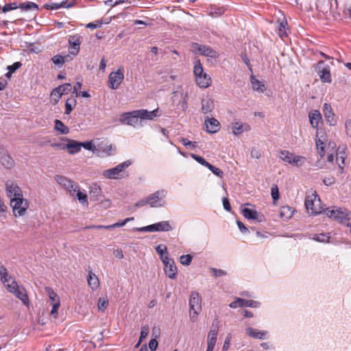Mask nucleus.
<instances>
[{
  "label": "nucleus",
  "mask_w": 351,
  "mask_h": 351,
  "mask_svg": "<svg viewBox=\"0 0 351 351\" xmlns=\"http://www.w3.org/2000/svg\"><path fill=\"white\" fill-rule=\"evenodd\" d=\"M324 212L328 217L334 219L342 224L349 226L351 220V212L348 210L333 206L327 208Z\"/></svg>",
  "instance_id": "obj_1"
},
{
  "label": "nucleus",
  "mask_w": 351,
  "mask_h": 351,
  "mask_svg": "<svg viewBox=\"0 0 351 351\" xmlns=\"http://www.w3.org/2000/svg\"><path fill=\"white\" fill-rule=\"evenodd\" d=\"M197 84L201 88H207L210 85L211 78L204 72L203 66L198 60L193 69Z\"/></svg>",
  "instance_id": "obj_2"
},
{
  "label": "nucleus",
  "mask_w": 351,
  "mask_h": 351,
  "mask_svg": "<svg viewBox=\"0 0 351 351\" xmlns=\"http://www.w3.org/2000/svg\"><path fill=\"white\" fill-rule=\"evenodd\" d=\"M10 205L12 207L14 216L20 217L25 215L29 206V202L27 199H23V196H19V197H12Z\"/></svg>",
  "instance_id": "obj_3"
},
{
  "label": "nucleus",
  "mask_w": 351,
  "mask_h": 351,
  "mask_svg": "<svg viewBox=\"0 0 351 351\" xmlns=\"http://www.w3.org/2000/svg\"><path fill=\"white\" fill-rule=\"evenodd\" d=\"M191 50L194 53H199V54H201L202 56L213 58L215 59H216L219 57V54L217 53V52L216 51L213 50L210 47L206 46V45H199L197 43H192L191 44Z\"/></svg>",
  "instance_id": "obj_4"
},
{
  "label": "nucleus",
  "mask_w": 351,
  "mask_h": 351,
  "mask_svg": "<svg viewBox=\"0 0 351 351\" xmlns=\"http://www.w3.org/2000/svg\"><path fill=\"white\" fill-rule=\"evenodd\" d=\"M130 160H126L115 167L108 169L103 172V176L108 179H117L119 178L121 173L130 165Z\"/></svg>",
  "instance_id": "obj_5"
},
{
  "label": "nucleus",
  "mask_w": 351,
  "mask_h": 351,
  "mask_svg": "<svg viewBox=\"0 0 351 351\" xmlns=\"http://www.w3.org/2000/svg\"><path fill=\"white\" fill-rule=\"evenodd\" d=\"M124 69L119 66L116 72H112L108 77V86L112 89H117L124 79Z\"/></svg>",
  "instance_id": "obj_6"
},
{
  "label": "nucleus",
  "mask_w": 351,
  "mask_h": 351,
  "mask_svg": "<svg viewBox=\"0 0 351 351\" xmlns=\"http://www.w3.org/2000/svg\"><path fill=\"white\" fill-rule=\"evenodd\" d=\"M317 73L323 83H330L331 75L330 68L328 66L325 65L323 61L319 62L316 68Z\"/></svg>",
  "instance_id": "obj_7"
},
{
  "label": "nucleus",
  "mask_w": 351,
  "mask_h": 351,
  "mask_svg": "<svg viewBox=\"0 0 351 351\" xmlns=\"http://www.w3.org/2000/svg\"><path fill=\"white\" fill-rule=\"evenodd\" d=\"M55 180L59 184L62 185L72 194H74L78 189V186L76 183L63 176L57 175L55 177Z\"/></svg>",
  "instance_id": "obj_8"
},
{
  "label": "nucleus",
  "mask_w": 351,
  "mask_h": 351,
  "mask_svg": "<svg viewBox=\"0 0 351 351\" xmlns=\"http://www.w3.org/2000/svg\"><path fill=\"white\" fill-rule=\"evenodd\" d=\"M166 191L164 190L158 191L150 195L148 197L149 205L151 207H159L164 204L163 199L166 195Z\"/></svg>",
  "instance_id": "obj_9"
},
{
  "label": "nucleus",
  "mask_w": 351,
  "mask_h": 351,
  "mask_svg": "<svg viewBox=\"0 0 351 351\" xmlns=\"http://www.w3.org/2000/svg\"><path fill=\"white\" fill-rule=\"evenodd\" d=\"M162 263L165 265V274L171 279H175L177 276V267L175 262L169 256H165Z\"/></svg>",
  "instance_id": "obj_10"
},
{
  "label": "nucleus",
  "mask_w": 351,
  "mask_h": 351,
  "mask_svg": "<svg viewBox=\"0 0 351 351\" xmlns=\"http://www.w3.org/2000/svg\"><path fill=\"white\" fill-rule=\"evenodd\" d=\"M67 144L55 143L51 146L53 147H60V149H67L71 154H74L81 150L80 143L74 140L67 139Z\"/></svg>",
  "instance_id": "obj_11"
},
{
  "label": "nucleus",
  "mask_w": 351,
  "mask_h": 351,
  "mask_svg": "<svg viewBox=\"0 0 351 351\" xmlns=\"http://www.w3.org/2000/svg\"><path fill=\"white\" fill-rule=\"evenodd\" d=\"M260 303L255 300H245L240 298H236L235 300L230 304V307L237 308L238 307L247 306L251 308H257Z\"/></svg>",
  "instance_id": "obj_12"
},
{
  "label": "nucleus",
  "mask_w": 351,
  "mask_h": 351,
  "mask_svg": "<svg viewBox=\"0 0 351 351\" xmlns=\"http://www.w3.org/2000/svg\"><path fill=\"white\" fill-rule=\"evenodd\" d=\"M69 53L71 55L75 56L80 51V45L82 43V37L77 34L69 36Z\"/></svg>",
  "instance_id": "obj_13"
},
{
  "label": "nucleus",
  "mask_w": 351,
  "mask_h": 351,
  "mask_svg": "<svg viewBox=\"0 0 351 351\" xmlns=\"http://www.w3.org/2000/svg\"><path fill=\"white\" fill-rule=\"evenodd\" d=\"M317 195L313 193L311 195H308L305 199V206L307 211L312 215H317L322 213L321 208H317L315 206V201Z\"/></svg>",
  "instance_id": "obj_14"
},
{
  "label": "nucleus",
  "mask_w": 351,
  "mask_h": 351,
  "mask_svg": "<svg viewBox=\"0 0 351 351\" xmlns=\"http://www.w3.org/2000/svg\"><path fill=\"white\" fill-rule=\"evenodd\" d=\"M120 121L123 124L135 126L138 123L137 115L132 112H125L121 114Z\"/></svg>",
  "instance_id": "obj_15"
},
{
  "label": "nucleus",
  "mask_w": 351,
  "mask_h": 351,
  "mask_svg": "<svg viewBox=\"0 0 351 351\" xmlns=\"http://www.w3.org/2000/svg\"><path fill=\"white\" fill-rule=\"evenodd\" d=\"M201 302L202 298L199 293L196 291L191 292L189 300L190 310L202 311Z\"/></svg>",
  "instance_id": "obj_16"
},
{
  "label": "nucleus",
  "mask_w": 351,
  "mask_h": 351,
  "mask_svg": "<svg viewBox=\"0 0 351 351\" xmlns=\"http://www.w3.org/2000/svg\"><path fill=\"white\" fill-rule=\"evenodd\" d=\"M158 110L156 109L152 111L147 110H134V114L137 115L138 119L153 120L155 117H158Z\"/></svg>",
  "instance_id": "obj_17"
},
{
  "label": "nucleus",
  "mask_w": 351,
  "mask_h": 351,
  "mask_svg": "<svg viewBox=\"0 0 351 351\" xmlns=\"http://www.w3.org/2000/svg\"><path fill=\"white\" fill-rule=\"evenodd\" d=\"M323 112L327 123H328L330 125H335L336 124L335 116L330 104L327 103L324 104Z\"/></svg>",
  "instance_id": "obj_18"
},
{
  "label": "nucleus",
  "mask_w": 351,
  "mask_h": 351,
  "mask_svg": "<svg viewBox=\"0 0 351 351\" xmlns=\"http://www.w3.org/2000/svg\"><path fill=\"white\" fill-rule=\"evenodd\" d=\"M206 130L209 133H215L220 129L219 122L215 118H208L205 120Z\"/></svg>",
  "instance_id": "obj_19"
},
{
  "label": "nucleus",
  "mask_w": 351,
  "mask_h": 351,
  "mask_svg": "<svg viewBox=\"0 0 351 351\" xmlns=\"http://www.w3.org/2000/svg\"><path fill=\"white\" fill-rule=\"evenodd\" d=\"M6 189L8 195L9 197H10V198L23 196L21 188L16 184H14L13 183L9 184L8 182H7Z\"/></svg>",
  "instance_id": "obj_20"
},
{
  "label": "nucleus",
  "mask_w": 351,
  "mask_h": 351,
  "mask_svg": "<svg viewBox=\"0 0 351 351\" xmlns=\"http://www.w3.org/2000/svg\"><path fill=\"white\" fill-rule=\"evenodd\" d=\"M215 108L214 101L212 98L206 97L202 99V112L204 114L211 112Z\"/></svg>",
  "instance_id": "obj_21"
},
{
  "label": "nucleus",
  "mask_w": 351,
  "mask_h": 351,
  "mask_svg": "<svg viewBox=\"0 0 351 351\" xmlns=\"http://www.w3.org/2000/svg\"><path fill=\"white\" fill-rule=\"evenodd\" d=\"M242 214L248 219H254L258 221H262V218L263 217V216L260 215L256 210L247 208H245L242 210Z\"/></svg>",
  "instance_id": "obj_22"
},
{
  "label": "nucleus",
  "mask_w": 351,
  "mask_h": 351,
  "mask_svg": "<svg viewBox=\"0 0 351 351\" xmlns=\"http://www.w3.org/2000/svg\"><path fill=\"white\" fill-rule=\"evenodd\" d=\"M250 130V127L247 123H240L239 122H236L232 124V133L237 136L242 134L245 131H248Z\"/></svg>",
  "instance_id": "obj_23"
},
{
  "label": "nucleus",
  "mask_w": 351,
  "mask_h": 351,
  "mask_svg": "<svg viewBox=\"0 0 351 351\" xmlns=\"http://www.w3.org/2000/svg\"><path fill=\"white\" fill-rule=\"evenodd\" d=\"M0 162L7 169H10L14 165V160L5 152H0Z\"/></svg>",
  "instance_id": "obj_24"
},
{
  "label": "nucleus",
  "mask_w": 351,
  "mask_h": 351,
  "mask_svg": "<svg viewBox=\"0 0 351 351\" xmlns=\"http://www.w3.org/2000/svg\"><path fill=\"white\" fill-rule=\"evenodd\" d=\"M89 195L90 200L97 201L101 196V189L99 186L94 184L90 186Z\"/></svg>",
  "instance_id": "obj_25"
},
{
  "label": "nucleus",
  "mask_w": 351,
  "mask_h": 351,
  "mask_svg": "<svg viewBox=\"0 0 351 351\" xmlns=\"http://www.w3.org/2000/svg\"><path fill=\"white\" fill-rule=\"evenodd\" d=\"M74 1H69V0L63 1L61 3H52L46 4L45 7L47 9L56 10L60 8H71L73 5Z\"/></svg>",
  "instance_id": "obj_26"
},
{
  "label": "nucleus",
  "mask_w": 351,
  "mask_h": 351,
  "mask_svg": "<svg viewBox=\"0 0 351 351\" xmlns=\"http://www.w3.org/2000/svg\"><path fill=\"white\" fill-rule=\"evenodd\" d=\"M246 334L253 338L264 339H265V336L267 335V331H258L256 329L252 328L251 327L246 328Z\"/></svg>",
  "instance_id": "obj_27"
},
{
  "label": "nucleus",
  "mask_w": 351,
  "mask_h": 351,
  "mask_svg": "<svg viewBox=\"0 0 351 351\" xmlns=\"http://www.w3.org/2000/svg\"><path fill=\"white\" fill-rule=\"evenodd\" d=\"M309 120L313 128H316L322 120V115L318 110H313L309 113Z\"/></svg>",
  "instance_id": "obj_28"
},
{
  "label": "nucleus",
  "mask_w": 351,
  "mask_h": 351,
  "mask_svg": "<svg viewBox=\"0 0 351 351\" xmlns=\"http://www.w3.org/2000/svg\"><path fill=\"white\" fill-rule=\"evenodd\" d=\"M14 294L22 301L23 304L25 306L29 305V298L25 289L23 287H19V289L14 293Z\"/></svg>",
  "instance_id": "obj_29"
},
{
  "label": "nucleus",
  "mask_w": 351,
  "mask_h": 351,
  "mask_svg": "<svg viewBox=\"0 0 351 351\" xmlns=\"http://www.w3.org/2000/svg\"><path fill=\"white\" fill-rule=\"evenodd\" d=\"M152 227H154V229H153V232H158V231H169L172 230V227L169 224V221H162L156 223L152 224Z\"/></svg>",
  "instance_id": "obj_30"
},
{
  "label": "nucleus",
  "mask_w": 351,
  "mask_h": 351,
  "mask_svg": "<svg viewBox=\"0 0 351 351\" xmlns=\"http://www.w3.org/2000/svg\"><path fill=\"white\" fill-rule=\"evenodd\" d=\"M276 32L282 39L284 37H287L290 32L288 23H278V27L276 28Z\"/></svg>",
  "instance_id": "obj_31"
},
{
  "label": "nucleus",
  "mask_w": 351,
  "mask_h": 351,
  "mask_svg": "<svg viewBox=\"0 0 351 351\" xmlns=\"http://www.w3.org/2000/svg\"><path fill=\"white\" fill-rule=\"evenodd\" d=\"M88 285L93 289H97L99 285V281L97 276L93 273L91 271H89L88 279H87Z\"/></svg>",
  "instance_id": "obj_32"
},
{
  "label": "nucleus",
  "mask_w": 351,
  "mask_h": 351,
  "mask_svg": "<svg viewBox=\"0 0 351 351\" xmlns=\"http://www.w3.org/2000/svg\"><path fill=\"white\" fill-rule=\"evenodd\" d=\"M251 83L254 90L258 91L259 93H263L265 91V86L264 84H263L258 80L256 79L254 75L251 76Z\"/></svg>",
  "instance_id": "obj_33"
},
{
  "label": "nucleus",
  "mask_w": 351,
  "mask_h": 351,
  "mask_svg": "<svg viewBox=\"0 0 351 351\" xmlns=\"http://www.w3.org/2000/svg\"><path fill=\"white\" fill-rule=\"evenodd\" d=\"M77 101L75 97H71L68 99L65 103V114H69L73 110V108L76 106Z\"/></svg>",
  "instance_id": "obj_34"
},
{
  "label": "nucleus",
  "mask_w": 351,
  "mask_h": 351,
  "mask_svg": "<svg viewBox=\"0 0 351 351\" xmlns=\"http://www.w3.org/2000/svg\"><path fill=\"white\" fill-rule=\"evenodd\" d=\"M55 129L62 134H66L69 132V128L58 119L55 120Z\"/></svg>",
  "instance_id": "obj_35"
},
{
  "label": "nucleus",
  "mask_w": 351,
  "mask_h": 351,
  "mask_svg": "<svg viewBox=\"0 0 351 351\" xmlns=\"http://www.w3.org/2000/svg\"><path fill=\"white\" fill-rule=\"evenodd\" d=\"M293 214V210L289 206H283L281 208L280 216L285 219H290Z\"/></svg>",
  "instance_id": "obj_36"
},
{
  "label": "nucleus",
  "mask_w": 351,
  "mask_h": 351,
  "mask_svg": "<svg viewBox=\"0 0 351 351\" xmlns=\"http://www.w3.org/2000/svg\"><path fill=\"white\" fill-rule=\"evenodd\" d=\"M0 277L1 282L5 285L9 281L10 278L8 276V269L6 267L0 262Z\"/></svg>",
  "instance_id": "obj_37"
},
{
  "label": "nucleus",
  "mask_w": 351,
  "mask_h": 351,
  "mask_svg": "<svg viewBox=\"0 0 351 351\" xmlns=\"http://www.w3.org/2000/svg\"><path fill=\"white\" fill-rule=\"evenodd\" d=\"M156 251L160 256V258L163 261L165 256H168L167 247L163 244H160L156 247Z\"/></svg>",
  "instance_id": "obj_38"
},
{
  "label": "nucleus",
  "mask_w": 351,
  "mask_h": 351,
  "mask_svg": "<svg viewBox=\"0 0 351 351\" xmlns=\"http://www.w3.org/2000/svg\"><path fill=\"white\" fill-rule=\"evenodd\" d=\"M306 162V158L301 156H295L293 154L290 164L293 166H302Z\"/></svg>",
  "instance_id": "obj_39"
},
{
  "label": "nucleus",
  "mask_w": 351,
  "mask_h": 351,
  "mask_svg": "<svg viewBox=\"0 0 351 351\" xmlns=\"http://www.w3.org/2000/svg\"><path fill=\"white\" fill-rule=\"evenodd\" d=\"M293 154H294L291 153V152H289V151L282 150V151H280V156H280V158L282 160H284V161H285V162H288V163H289V164H290L291 160V159H292V158H293Z\"/></svg>",
  "instance_id": "obj_40"
},
{
  "label": "nucleus",
  "mask_w": 351,
  "mask_h": 351,
  "mask_svg": "<svg viewBox=\"0 0 351 351\" xmlns=\"http://www.w3.org/2000/svg\"><path fill=\"white\" fill-rule=\"evenodd\" d=\"M313 239V240L318 241V242L328 243V242H329L330 237L326 234L321 233V234H314Z\"/></svg>",
  "instance_id": "obj_41"
},
{
  "label": "nucleus",
  "mask_w": 351,
  "mask_h": 351,
  "mask_svg": "<svg viewBox=\"0 0 351 351\" xmlns=\"http://www.w3.org/2000/svg\"><path fill=\"white\" fill-rule=\"evenodd\" d=\"M45 291L46 293L48 295L52 303L56 302V301H57V299H59L58 295L53 291V290L51 287H46L45 288Z\"/></svg>",
  "instance_id": "obj_42"
},
{
  "label": "nucleus",
  "mask_w": 351,
  "mask_h": 351,
  "mask_svg": "<svg viewBox=\"0 0 351 351\" xmlns=\"http://www.w3.org/2000/svg\"><path fill=\"white\" fill-rule=\"evenodd\" d=\"M69 57V55L64 56H62L60 55H56L52 58V61L55 64H62L65 61L68 60Z\"/></svg>",
  "instance_id": "obj_43"
},
{
  "label": "nucleus",
  "mask_w": 351,
  "mask_h": 351,
  "mask_svg": "<svg viewBox=\"0 0 351 351\" xmlns=\"http://www.w3.org/2000/svg\"><path fill=\"white\" fill-rule=\"evenodd\" d=\"M62 95V94L60 92V88L58 87L54 88L51 93V99L55 103H57L60 100Z\"/></svg>",
  "instance_id": "obj_44"
},
{
  "label": "nucleus",
  "mask_w": 351,
  "mask_h": 351,
  "mask_svg": "<svg viewBox=\"0 0 351 351\" xmlns=\"http://www.w3.org/2000/svg\"><path fill=\"white\" fill-rule=\"evenodd\" d=\"M19 7L22 10H25V11L31 10L32 8H34L36 10L38 9V5L33 2L23 3L20 4Z\"/></svg>",
  "instance_id": "obj_45"
},
{
  "label": "nucleus",
  "mask_w": 351,
  "mask_h": 351,
  "mask_svg": "<svg viewBox=\"0 0 351 351\" xmlns=\"http://www.w3.org/2000/svg\"><path fill=\"white\" fill-rule=\"evenodd\" d=\"M52 305V309L51 311V315L53 316L54 318H56L58 316V310L60 306V299H57V301L54 303H51Z\"/></svg>",
  "instance_id": "obj_46"
},
{
  "label": "nucleus",
  "mask_w": 351,
  "mask_h": 351,
  "mask_svg": "<svg viewBox=\"0 0 351 351\" xmlns=\"http://www.w3.org/2000/svg\"><path fill=\"white\" fill-rule=\"evenodd\" d=\"M108 304V300L106 298H100L98 300V309L104 311Z\"/></svg>",
  "instance_id": "obj_47"
},
{
  "label": "nucleus",
  "mask_w": 351,
  "mask_h": 351,
  "mask_svg": "<svg viewBox=\"0 0 351 351\" xmlns=\"http://www.w3.org/2000/svg\"><path fill=\"white\" fill-rule=\"evenodd\" d=\"M192 259L193 256L191 254H186L180 256V261L183 265H189Z\"/></svg>",
  "instance_id": "obj_48"
},
{
  "label": "nucleus",
  "mask_w": 351,
  "mask_h": 351,
  "mask_svg": "<svg viewBox=\"0 0 351 351\" xmlns=\"http://www.w3.org/2000/svg\"><path fill=\"white\" fill-rule=\"evenodd\" d=\"M191 156L195 160H196L197 162H199V164H201L202 165H203L204 167H207L208 165H209V162H207L204 158H202L200 156L196 155L195 154H191Z\"/></svg>",
  "instance_id": "obj_49"
},
{
  "label": "nucleus",
  "mask_w": 351,
  "mask_h": 351,
  "mask_svg": "<svg viewBox=\"0 0 351 351\" xmlns=\"http://www.w3.org/2000/svg\"><path fill=\"white\" fill-rule=\"evenodd\" d=\"M324 142L321 139L316 140V147L317 149V152L322 158L324 156V147L323 146Z\"/></svg>",
  "instance_id": "obj_50"
},
{
  "label": "nucleus",
  "mask_w": 351,
  "mask_h": 351,
  "mask_svg": "<svg viewBox=\"0 0 351 351\" xmlns=\"http://www.w3.org/2000/svg\"><path fill=\"white\" fill-rule=\"evenodd\" d=\"M206 167L208 169H210L213 172V173H214L215 175L217 176L219 178H222L223 175V172L221 170H220L219 168L212 165L210 163H209V165H208Z\"/></svg>",
  "instance_id": "obj_51"
},
{
  "label": "nucleus",
  "mask_w": 351,
  "mask_h": 351,
  "mask_svg": "<svg viewBox=\"0 0 351 351\" xmlns=\"http://www.w3.org/2000/svg\"><path fill=\"white\" fill-rule=\"evenodd\" d=\"M58 87L60 88V92L62 95L68 94L72 89V86L70 83H66L62 85H60Z\"/></svg>",
  "instance_id": "obj_52"
},
{
  "label": "nucleus",
  "mask_w": 351,
  "mask_h": 351,
  "mask_svg": "<svg viewBox=\"0 0 351 351\" xmlns=\"http://www.w3.org/2000/svg\"><path fill=\"white\" fill-rule=\"evenodd\" d=\"M5 286H6V288H7V290L10 292V293H14V292H16V291L19 289V286L18 285L17 282L16 281H12L11 284H7V285H4Z\"/></svg>",
  "instance_id": "obj_53"
},
{
  "label": "nucleus",
  "mask_w": 351,
  "mask_h": 351,
  "mask_svg": "<svg viewBox=\"0 0 351 351\" xmlns=\"http://www.w3.org/2000/svg\"><path fill=\"white\" fill-rule=\"evenodd\" d=\"M271 195L274 202L280 197L279 191L277 185H274L271 189Z\"/></svg>",
  "instance_id": "obj_54"
},
{
  "label": "nucleus",
  "mask_w": 351,
  "mask_h": 351,
  "mask_svg": "<svg viewBox=\"0 0 351 351\" xmlns=\"http://www.w3.org/2000/svg\"><path fill=\"white\" fill-rule=\"evenodd\" d=\"M76 195L80 202H81L83 204H88V197L86 194L83 193L80 191H77Z\"/></svg>",
  "instance_id": "obj_55"
},
{
  "label": "nucleus",
  "mask_w": 351,
  "mask_h": 351,
  "mask_svg": "<svg viewBox=\"0 0 351 351\" xmlns=\"http://www.w3.org/2000/svg\"><path fill=\"white\" fill-rule=\"evenodd\" d=\"M149 332V328L147 325L143 326L141 328V335H140V341H141L143 339H145Z\"/></svg>",
  "instance_id": "obj_56"
},
{
  "label": "nucleus",
  "mask_w": 351,
  "mask_h": 351,
  "mask_svg": "<svg viewBox=\"0 0 351 351\" xmlns=\"http://www.w3.org/2000/svg\"><path fill=\"white\" fill-rule=\"evenodd\" d=\"M19 6L17 5V4L16 3H8V4H5L2 8V10L3 12H6L10 11V10H15Z\"/></svg>",
  "instance_id": "obj_57"
},
{
  "label": "nucleus",
  "mask_w": 351,
  "mask_h": 351,
  "mask_svg": "<svg viewBox=\"0 0 351 351\" xmlns=\"http://www.w3.org/2000/svg\"><path fill=\"white\" fill-rule=\"evenodd\" d=\"M181 142L184 146H189L191 149H194L197 146L196 142L190 141L189 140L185 138H182L181 139Z\"/></svg>",
  "instance_id": "obj_58"
},
{
  "label": "nucleus",
  "mask_w": 351,
  "mask_h": 351,
  "mask_svg": "<svg viewBox=\"0 0 351 351\" xmlns=\"http://www.w3.org/2000/svg\"><path fill=\"white\" fill-rule=\"evenodd\" d=\"M21 66H22V64L20 62H16L14 64H12V65L8 66L7 69L10 72L14 73L18 69H19Z\"/></svg>",
  "instance_id": "obj_59"
},
{
  "label": "nucleus",
  "mask_w": 351,
  "mask_h": 351,
  "mask_svg": "<svg viewBox=\"0 0 351 351\" xmlns=\"http://www.w3.org/2000/svg\"><path fill=\"white\" fill-rule=\"evenodd\" d=\"M128 1V0H108L105 2L106 5L111 7H114L120 3H123Z\"/></svg>",
  "instance_id": "obj_60"
},
{
  "label": "nucleus",
  "mask_w": 351,
  "mask_h": 351,
  "mask_svg": "<svg viewBox=\"0 0 351 351\" xmlns=\"http://www.w3.org/2000/svg\"><path fill=\"white\" fill-rule=\"evenodd\" d=\"M84 147L85 149L91 151L93 150L94 145L91 141L80 143V147Z\"/></svg>",
  "instance_id": "obj_61"
},
{
  "label": "nucleus",
  "mask_w": 351,
  "mask_h": 351,
  "mask_svg": "<svg viewBox=\"0 0 351 351\" xmlns=\"http://www.w3.org/2000/svg\"><path fill=\"white\" fill-rule=\"evenodd\" d=\"M210 269H211L213 275L215 277H219V276H226V271H225L223 269H215V268H211Z\"/></svg>",
  "instance_id": "obj_62"
},
{
  "label": "nucleus",
  "mask_w": 351,
  "mask_h": 351,
  "mask_svg": "<svg viewBox=\"0 0 351 351\" xmlns=\"http://www.w3.org/2000/svg\"><path fill=\"white\" fill-rule=\"evenodd\" d=\"M251 156L254 158H259L261 156V152L259 149L253 147L251 151Z\"/></svg>",
  "instance_id": "obj_63"
},
{
  "label": "nucleus",
  "mask_w": 351,
  "mask_h": 351,
  "mask_svg": "<svg viewBox=\"0 0 351 351\" xmlns=\"http://www.w3.org/2000/svg\"><path fill=\"white\" fill-rule=\"evenodd\" d=\"M345 127L347 134L351 136V119H348L346 121Z\"/></svg>",
  "instance_id": "obj_64"
}]
</instances>
